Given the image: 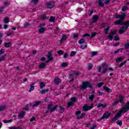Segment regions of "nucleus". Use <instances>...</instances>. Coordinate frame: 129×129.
<instances>
[{
    "instance_id": "nucleus-10",
    "label": "nucleus",
    "mask_w": 129,
    "mask_h": 129,
    "mask_svg": "<svg viewBox=\"0 0 129 129\" xmlns=\"http://www.w3.org/2000/svg\"><path fill=\"white\" fill-rule=\"evenodd\" d=\"M97 107L98 108H105V107H106V104H103L102 103H99L97 105Z\"/></svg>"
},
{
    "instance_id": "nucleus-2",
    "label": "nucleus",
    "mask_w": 129,
    "mask_h": 129,
    "mask_svg": "<svg viewBox=\"0 0 129 129\" xmlns=\"http://www.w3.org/2000/svg\"><path fill=\"white\" fill-rule=\"evenodd\" d=\"M81 89L82 90H84V89H86V88L89 87L90 88H91V85L90 83L88 82H84L83 83L82 85H81L80 86Z\"/></svg>"
},
{
    "instance_id": "nucleus-36",
    "label": "nucleus",
    "mask_w": 129,
    "mask_h": 129,
    "mask_svg": "<svg viewBox=\"0 0 129 129\" xmlns=\"http://www.w3.org/2000/svg\"><path fill=\"white\" fill-rule=\"evenodd\" d=\"M39 0H31V3L34 4V5H37Z\"/></svg>"
},
{
    "instance_id": "nucleus-51",
    "label": "nucleus",
    "mask_w": 129,
    "mask_h": 129,
    "mask_svg": "<svg viewBox=\"0 0 129 129\" xmlns=\"http://www.w3.org/2000/svg\"><path fill=\"white\" fill-rule=\"evenodd\" d=\"M9 18H6L4 19V23L5 24H8L9 23Z\"/></svg>"
},
{
    "instance_id": "nucleus-29",
    "label": "nucleus",
    "mask_w": 129,
    "mask_h": 129,
    "mask_svg": "<svg viewBox=\"0 0 129 129\" xmlns=\"http://www.w3.org/2000/svg\"><path fill=\"white\" fill-rule=\"evenodd\" d=\"M98 4L100 5V7H104V4L102 2L101 0H99L98 1Z\"/></svg>"
},
{
    "instance_id": "nucleus-60",
    "label": "nucleus",
    "mask_w": 129,
    "mask_h": 129,
    "mask_svg": "<svg viewBox=\"0 0 129 129\" xmlns=\"http://www.w3.org/2000/svg\"><path fill=\"white\" fill-rule=\"evenodd\" d=\"M103 85V83H99L98 84V87H101Z\"/></svg>"
},
{
    "instance_id": "nucleus-13",
    "label": "nucleus",
    "mask_w": 129,
    "mask_h": 129,
    "mask_svg": "<svg viewBox=\"0 0 129 129\" xmlns=\"http://www.w3.org/2000/svg\"><path fill=\"white\" fill-rule=\"evenodd\" d=\"M97 20H98V15H95L93 17L92 23H96L97 22Z\"/></svg>"
},
{
    "instance_id": "nucleus-62",
    "label": "nucleus",
    "mask_w": 129,
    "mask_h": 129,
    "mask_svg": "<svg viewBox=\"0 0 129 129\" xmlns=\"http://www.w3.org/2000/svg\"><path fill=\"white\" fill-rule=\"evenodd\" d=\"M34 120H36V118H35V117H32L30 120V121H34Z\"/></svg>"
},
{
    "instance_id": "nucleus-11",
    "label": "nucleus",
    "mask_w": 129,
    "mask_h": 129,
    "mask_svg": "<svg viewBox=\"0 0 129 129\" xmlns=\"http://www.w3.org/2000/svg\"><path fill=\"white\" fill-rule=\"evenodd\" d=\"M115 24L116 25H120L121 26H122V25H124V23L122 22V20H119L115 22Z\"/></svg>"
},
{
    "instance_id": "nucleus-4",
    "label": "nucleus",
    "mask_w": 129,
    "mask_h": 129,
    "mask_svg": "<svg viewBox=\"0 0 129 129\" xmlns=\"http://www.w3.org/2000/svg\"><path fill=\"white\" fill-rule=\"evenodd\" d=\"M94 107V105L93 104H91L90 106H88L87 104H85L83 106V110L84 111H88V110H90V109H92Z\"/></svg>"
},
{
    "instance_id": "nucleus-3",
    "label": "nucleus",
    "mask_w": 129,
    "mask_h": 129,
    "mask_svg": "<svg viewBox=\"0 0 129 129\" xmlns=\"http://www.w3.org/2000/svg\"><path fill=\"white\" fill-rule=\"evenodd\" d=\"M124 25H125V28L124 27H121L120 30H119V34H123V32H125V30L128 28L129 22H127L126 23H124Z\"/></svg>"
},
{
    "instance_id": "nucleus-45",
    "label": "nucleus",
    "mask_w": 129,
    "mask_h": 129,
    "mask_svg": "<svg viewBox=\"0 0 129 129\" xmlns=\"http://www.w3.org/2000/svg\"><path fill=\"white\" fill-rule=\"evenodd\" d=\"M5 52H6V50L5 49H0V55L5 54Z\"/></svg>"
},
{
    "instance_id": "nucleus-15",
    "label": "nucleus",
    "mask_w": 129,
    "mask_h": 129,
    "mask_svg": "<svg viewBox=\"0 0 129 129\" xmlns=\"http://www.w3.org/2000/svg\"><path fill=\"white\" fill-rule=\"evenodd\" d=\"M103 90H105L107 92H112V90L109 89L108 87L106 86L103 87Z\"/></svg>"
},
{
    "instance_id": "nucleus-64",
    "label": "nucleus",
    "mask_w": 129,
    "mask_h": 129,
    "mask_svg": "<svg viewBox=\"0 0 129 129\" xmlns=\"http://www.w3.org/2000/svg\"><path fill=\"white\" fill-rule=\"evenodd\" d=\"M77 119H81V118H83L82 115L80 116H77Z\"/></svg>"
},
{
    "instance_id": "nucleus-22",
    "label": "nucleus",
    "mask_w": 129,
    "mask_h": 129,
    "mask_svg": "<svg viewBox=\"0 0 129 129\" xmlns=\"http://www.w3.org/2000/svg\"><path fill=\"white\" fill-rule=\"evenodd\" d=\"M40 103H42V101H36V102H35V103L33 105V107L38 106V105H39V104H40Z\"/></svg>"
},
{
    "instance_id": "nucleus-14",
    "label": "nucleus",
    "mask_w": 129,
    "mask_h": 129,
    "mask_svg": "<svg viewBox=\"0 0 129 129\" xmlns=\"http://www.w3.org/2000/svg\"><path fill=\"white\" fill-rule=\"evenodd\" d=\"M60 82H61L60 79L58 77H55L54 79V83H55V84H59Z\"/></svg>"
},
{
    "instance_id": "nucleus-18",
    "label": "nucleus",
    "mask_w": 129,
    "mask_h": 129,
    "mask_svg": "<svg viewBox=\"0 0 129 129\" xmlns=\"http://www.w3.org/2000/svg\"><path fill=\"white\" fill-rule=\"evenodd\" d=\"M38 32L39 34H43L44 32H45V28L44 27H41L38 30Z\"/></svg>"
},
{
    "instance_id": "nucleus-21",
    "label": "nucleus",
    "mask_w": 129,
    "mask_h": 129,
    "mask_svg": "<svg viewBox=\"0 0 129 129\" xmlns=\"http://www.w3.org/2000/svg\"><path fill=\"white\" fill-rule=\"evenodd\" d=\"M5 109H7V106L4 105V106H0V111H3Z\"/></svg>"
},
{
    "instance_id": "nucleus-43",
    "label": "nucleus",
    "mask_w": 129,
    "mask_h": 129,
    "mask_svg": "<svg viewBox=\"0 0 129 129\" xmlns=\"http://www.w3.org/2000/svg\"><path fill=\"white\" fill-rule=\"evenodd\" d=\"M49 22H55V18L53 16L50 17Z\"/></svg>"
},
{
    "instance_id": "nucleus-26",
    "label": "nucleus",
    "mask_w": 129,
    "mask_h": 129,
    "mask_svg": "<svg viewBox=\"0 0 129 129\" xmlns=\"http://www.w3.org/2000/svg\"><path fill=\"white\" fill-rule=\"evenodd\" d=\"M123 50V48L117 49V50L115 51L114 53V54H117V53H119V52L121 53Z\"/></svg>"
},
{
    "instance_id": "nucleus-50",
    "label": "nucleus",
    "mask_w": 129,
    "mask_h": 129,
    "mask_svg": "<svg viewBox=\"0 0 129 129\" xmlns=\"http://www.w3.org/2000/svg\"><path fill=\"white\" fill-rule=\"evenodd\" d=\"M57 54H58V55H63V54H64V52H63V51L60 50L57 51Z\"/></svg>"
},
{
    "instance_id": "nucleus-37",
    "label": "nucleus",
    "mask_w": 129,
    "mask_h": 129,
    "mask_svg": "<svg viewBox=\"0 0 129 129\" xmlns=\"http://www.w3.org/2000/svg\"><path fill=\"white\" fill-rule=\"evenodd\" d=\"M73 102H69V103H68V107H71V106H73Z\"/></svg>"
},
{
    "instance_id": "nucleus-59",
    "label": "nucleus",
    "mask_w": 129,
    "mask_h": 129,
    "mask_svg": "<svg viewBox=\"0 0 129 129\" xmlns=\"http://www.w3.org/2000/svg\"><path fill=\"white\" fill-rule=\"evenodd\" d=\"M63 58H64V59H67V58H68V54L67 53H64L63 55Z\"/></svg>"
},
{
    "instance_id": "nucleus-1",
    "label": "nucleus",
    "mask_w": 129,
    "mask_h": 129,
    "mask_svg": "<svg viewBox=\"0 0 129 129\" xmlns=\"http://www.w3.org/2000/svg\"><path fill=\"white\" fill-rule=\"evenodd\" d=\"M128 110H129V102L128 103H127L124 106H123L122 107V108H121L117 113V114L116 115V116L114 117V118L113 119V120L114 121H116V120H117V119H118V118H119V117H120V115H121V113H122V112L123 113H125V112L126 111H128Z\"/></svg>"
},
{
    "instance_id": "nucleus-16",
    "label": "nucleus",
    "mask_w": 129,
    "mask_h": 129,
    "mask_svg": "<svg viewBox=\"0 0 129 129\" xmlns=\"http://www.w3.org/2000/svg\"><path fill=\"white\" fill-rule=\"evenodd\" d=\"M47 8H48L49 9H52V8H53L54 7V3L50 2L49 3H48L47 4Z\"/></svg>"
},
{
    "instance_id": "nucleus-8",
    "label": "nucleus",
    "mask_w": 129,
    "mask_h": 129,
    "mask_svg": "<svg viewBox=\"0 0 129 129\" xmlns=\"http://www.w3.org/2000/svg\"><path fill=\"white\" fill-rule=\"evenodd\" d=\"M47 57L48 58V61H52L54 58L52 57V52L49 51L48 53Z\"/></svg>"
},
{
    "instance_id": "nucleus-35",
    "label": "nucleus",
    "mask_w": 129,
    "mask_h": 129,
    "mask_svg": "<svg viewBox=\"0 0 129 129\" xmlns=\"http://www.w3.org/2000/svg\"><path fill=\"white\" fill-rule=\"evenodd\" d=\"M109 29H110V27H108L106 28L104 30L105 34H108V31H109Z\"/></svg>"
},
{
    "instance_id": "nucleus-56",
    "label": "nucleus",
    "mask_w": 129,
    "mask_h": 129,
    "mask_svg": "<svg viewBox=\"0 0 129 129\" xmlns=\"http://www.w3.org/2000/svg\"><path fill=\"white\" fill-rule=\"evenodd\" d=\"M125 48L126 49H128L129 48V42H127L125 44Z\"/></svg>"
},
{
    "instance_id": "nucleus-63",
    "label": "nucleus",
    "mask_w": 129,
    "mask_h": 129,
    "mask_svg": "<svg viewBox=\"0 0 129 129\" xmlns=\"http://www.w3.org/2000/svg\"><path fill=\"white\" fill-rule=\"evenodd\" d=\"M9 5H10V3L8 2H5L4 4L5 7H8V6H9Z\"/></svg>"
},
{
    "instance_id": "nucleus-30",
    "label": "nucleus",
    "mask_w": 129,
    "mask_h": 129,
    "mask_svg": "<svg viewBox=\"0 0 129 129\" xmlns=\"http://www.w3.org/2000/svg\"><path fill=\"white\" fill-rule=\"evenodd\" d=\"M34 89H35V87L32 85H30V88L29 92H32V91H33V90H34Z\"/></svg>"
},
{
    "instance_id": "nucleus-25",
    "label": "nucleus",
    "mask_w": 129,
    "mask_h": 129,
    "mask_svg": "<svg viewBox=\"0 0 129 129\" xmlns=\"http://www.w3.org/2000/svg\"><path fill=\"white\" fill-rule=\"evenodd\" d=\"M9 129H22V127L21 126L18 127L10 126L9 127Z\"/></svg>"
},
{
    "instance_id": "nucleus-7",
    "label": "nucleus",
    "mask_w": 129,
    "mask_h": 129,
    "mask_svg": "<svg viewBox=\"0 0 129 129\" xmlns=\"http://www.w3.org/2000/svg\"><path fill=\"white\" fill-rule=\"evenodd\" d=\"M25 114H26V113L24 111L20 112L18 115L19 119H22L24 118V116H25Z\"/></svg>"
},
{
    "instance_id": "nucleus-38",
    "label": "nucleus",
    "mask_w": 129,
    "mask_h": 129,
    "mask_svg": "<svg viewBox=\"0 0 129 129\" xmlns=\"http://www.w3.org/2000/svg\"><path fill=\"white\" fill-rule=\"evenodd\" d=\"M61 67H67L68 63L67 62H63L61 64Z\"/></svg>"
},
{
    "instance_id": "nucleus-31",
    "label": "nucleus",
    "mask_w": 129,
    "mask_h": 129,
    "mask_svg": "<svg viewBox=\"0 0 129 129\" xmlns=\"http://www.w3.org/2000/svg\"><path fill=\"white\" fill-rule=\"evenodd\" d=\"M13 121V119H10V120H4L3 121V122H4V123H9L10 122H12Z\"/></svg>"
},
{
    "instance_id": "nucleus-9",
    "label": "nucleus",
    "mask_w": 129,
    "mask_h": 129,
    "mask_svg": "<svg viewBox=\"0 0 129 129\" xmlns=\"http://www.w3.org/2000/svg\"><path fill=\"white\" fill-rule=\"evenodd\" d=\"M103 70L102 73H105L107 71V67L106 63L102 64Z\"/></svg>"
},
{
    "instance_id": "nucleus-5",
    "label": "nucleus",
    "mask_w": 129,
    "mask_h": 129,
    "mask_svg": "<svg viewBox=\"0 0 129 129\" xmlns=\"http://www.w3.org/2000/svg\"><path fill=\"white\" fill-rule=\"evenodd\" d=\"M125 16H126V14H125L124 13L121 15L116 14L114 18H115V19H121L120 20H121L122 21L123 20L125 19Z\"/></svg>"
},
{
    "instance_id": "nucleus-19",
    "label": "nucleus",
    "mask_w": 129,
    "mask_h": 129,
    "mask_svg": "<svg viewBox=\"0 0 129 129\" xmlns=\"http://www.w3.org/2000/svg\"><path fill=\"white\" fill-rule=\"evenodd\" d=\"M4 45L6 48H10V47H11V46L12 45V43L11 42L5 43Z\"/></svg>"
},
{
    "instance_id": "nucleus-23",
    "label": "nucleus",
    "mask_w": 129,
    "mask_h": 129,
    "mask_svg": "<svg viewBox=\"0 0 129 129\" xmlns=\"http://www.w3.org/2000/svg\"><path fill=\"white\" fill-rule=\"evenodd\" d=\"M49 91V89H46L45 90H42L40 92L41 94H44V93H46V92H48Z\"/></svg>"
},
{
    "instance_id": "nucleus-24",
    "label": "nucleus",
    "mask_w": 129,
    "mask_h": 129,
    "mask_svg": "<svg viewBox=\"0 0 129 129\" xmlns=\"http://www.w3.org/2000/svg\"><path fill=\"white\" fill-rule=\"evenodd\" d=\"M127 10H128V7L126 6H123L121 9L122 12H125V11H127Z\"/></svg>"
},
{
    "instance_id": "nucleus-61",
    "label": "nucleus",
    "mask_w": 129,
    "mask_h": 129,
    "mask_svg": "<svg viewBox=\"0 0 129 129\" xmlns=\"http://www.w3.org/2000/svg\"><path fill=\"white\" fill-rule=\"evenodd\" d=\"M118 102H119L118 100L115 101L113 103V105H116V104H117Z\"/></svg>"
},
{
    "instance_id": "nucleus-48",
    "label": "nucleus",
    "mask_w": 129,
    "mask_h": 129,
    "mask_svg": "<svg viewBox=\"0 0 129 129\" xmlns=\"http://www.w3.org/2000/svg\"><path fill=\"white\" fill-rule=\"evenodd\" d=\"M92 56H96L98 54V52L97 51H93L92 53Z\"/></svg>"
},
{
    "instance_id": "nucleus-12",
    "label": "nucleus",
    "mask_w": 129,
    "mask_h": 129,
    "mask_svg": "<svg viewBox=\"0 0 129 129\" xmlns=\"http://www.w3.org/2000/svg\"><path fill=\"white\" fill-rule=\"evenodd\" d=\"M66 39H67V36H66V35L63 34L60 40V43H63L64 41L66 40Z\"/></svg>"
},
{
    "instance_id": "nucleus-58",
    "label": "nucleus",
    "mask_w": 129,
    "mask_h": 129,
    "mask_svg": "<svg viewBox=\"0 0 129 129\" xmlns=\"http://www.w3.org/2000/svg\"><path fill=\"white\" fill-rule=\"evenodd\" d=\"M110 2V0H106L104 2L105 5H108Z\"/></svg>"
},
{
    "instance_id": "nucleus-41",
    "label": "nucleus",
    "mask_w": 129,
    "mask_h": 129,
    "mask_svg": "<svg viewBox=\"0 0 129 129\" xmlns=\"http://www.w3.org/2000/svg\"><path fill=\"white\" fill-rule=\"evenodd\" d=\"M76 54V52L74 51H72L70 55L71 56V57H73V56H75Z\"/></svg>"
},
{
    "instance_id": "nucleus-57",
    "label": "nucleus",
    "mask_w": 129,
    "mask_h": 129,
    "mask_svg": "<svg viewBox=\"0 0 129 129\" xmlns=\"http://www.w3.org/2000/svg\"><path fill=\"white\" fill-rule=\"evenodd\" d=\"M116 33V31H111L110 34L112 36H113V35H115Z\"/></svg>"
},
{
    "instance_id": "nucleus-33",
    "label": "nucleus",
    "mask_w": 129,
    "mask_h": 129,
    "mask_svg": "<svg viewBox=\"0 0 129 129\" xmlns=\"http://www.w3.org/2000/svg\"><path fill=\"white\" fill-rule=\"evenodd\" d=\"M40 89H43V88H44V87H46V85H45V84L43 82H41L40 83Z\"/></svg>"
},
{
    "instance_id": "nucleus-49",
    "label": "nucleus",
    "mask_w": 129,
    "mask_h": 129,
    "mask_svg": "<svg viewBox=\"0 0 129 129\" xmlns=\"http://www.w3.org/2000/svg\"><path fill=\"white\" fill-rule=\"evenodd\" d=\"M97 127V125L93 124L92 126H91L90 129H95Z\"/></svg>"
},
{
    "instance_id": "nucleus-53",
    "label": "nucleus",
    "mask_w": 129,
    "mask_h": 129,
    "mask_svg": "<svg viewBox=\"0 0 129 129\" xmlns=\"http://www.w3.org/2000/svg\"><path fill=\"white\" fill-rule=\"evenodd\" d=\"M114 39L115 41H118L119 40V37L117 35H116L114 37Z\"/></svg>"
},
{
    "instance_id": "nucleus-20",
    "label": "nucleus",
    "mask_w": 129,
    "mask_h": 129,
    "mask_svg": "<svg viewBox=\"0 0 129 129\" xmlns=\"http://www.w3.org/2000/svg\"><path fill=\"white\" fill-rule=\"evenodd\" d=\"M57 107H58V106L56 105L54 107H53V108H51L50 109V113H51V112H54V111L56 110V109H57Z\"/></svg>"
},
{
    "instance_id": "nucleus-17",
    "label": "nucleus",
    "mask_w": 129,
    "mask_h": 129,
    "mask_svg": "<svg viewBox=\"0 0 129 129\" xmlns=\"http://www.w3.org/2000/svg\"><path fill=\"white\" fill-rule=\"evenodd\" d=\"M46 67V63L42 62L39 66V69H43Z\"/></svg>"
},
{
    "instance_id": "nucleus-42",
    "label": "nucleus",
    "mask_w": 129,
    "mask_h": 129,
    "mask_svg": "<svg viewBox=\"0 0 129 129\" xmlns=\"http://www.w3.org/2000/svg\"><path fill=\"white\" fill-rule=\"evenodd\" d=\"M96 35H97V33L93 32L91 35V38H94V37H95V36H96Z\"/></svg>"
},
{
    "instance_id": "nucleus-55",
    "label": "nucleus",
    "mask_w": 129,
    "mask_h": 129,
    "mask_svg": "<svg viewBox=\"0 0 129 129\" xmlns=\"http://www.w3.org/2000/svg\"><path fill=\"white\" fill-rule=\"evenodd\" d=\"M72 102H75L76 101V98L75 97H73L71 99Z\"/></svg>"
},
{
    "instance_id": "nucleus-54",
    "label": "nucleus",
    "mask_w": 129,
    "mask_h": 129,
    "mask_svg": "<svg viewBox=\"0 0 129 129\" xmlns=\"http://www.w3.org/2000/svg\"><path fill=\"white\" fill-rule=\"evenodd\" d=\"M108 38L110 40V41H111V40H112V39L113 38V36L111 35V34H109Z\"/></svg>"
},
{
    "instance_id": "nucleus-28",
    "label": "nucleus",
    "mask_w": 129,
    "mask_h": 129,
    "mask_svg": "<svg viewBox=\"0 0 129 129\" xmlns=\"http://www.w3.org/2000/svg\"><path fill=\"white\" fill-rule=\"evenodd\" d=\"M119 98V101H120V103H123V100H124L123 96H120Z\"/></svg>"
},
{
    "instance_id": "nucleus-52",
    "label": "nucleus",
    "mask_w": 129,
    "mask_h": 129,
    "mask_svg": "<svg viewBox=\"0 0 129 129\" xmlns=\"http://www.w3.org/2000/svg\"><path fill=\"white\" fill-rule=\"evenodd\" d=\"M52 105H53V104H52V103H50L49 104H48L47 106L48 109H51V108L52 107Z\"/></svg>"
},
{
    "instance_id": "nucleus-32",
    "label": "nucleus",
    "mask_w": 129,
    "mask_h": 129,
    "mask_svg": "<svg viewBox=\"0 0 129 129\" xmlns=\"http://www.w3.org/2000/svg\"><path fill=\"white\" fill-rule=\"evenodd\" d=\"M85 42V39L84 38H82L79 40V44H83Z\"/></svg>"
},
{
    "instance_id": "nucleus-6",
    "label": "nucleus",
    "mask_w": 129,
    "mask_h": 129,
    "mask_svg": "<svg viewBox=\"0 0 129 129\" xmlns=\"http://www.w3.org/2000/svg\"><path fill=\"white\" fill-rule=\"evenodd\" d=\"M111 114L110 113H108V112L105 113L103 114V116L101 117L98 120L100 121V120H102V119H103V118H108V117L110 116Z\"/></svg>"
},
{
    "instance_id": "nucleus-39",
    "label": "nucleus",
    "mask_w": 129,
    "mask_h": 129,
    "mask_svg": "<svg viewBox=\"0 0 129 129\" xmlns=\"http://www.w3.org/2000/svg\"><path fill=\"white\" fill-rule=\"evenodd\" d=\"M41 20H46V19H47V16H46V15L43 14L41 15Z\"/></svg>"
},
{
    "instance_id": "nucleus-46",
    "label": "nucleus",
    "mask_w": 129,
    "mask_h": 129,
    "mask_svg": "<svg viewBox=\"0 0 129 129\" xmlns=\"http://www.w3.org/2000/svg\"><path fill=\"white\" fill-rule=\"evenodd\" d=\"M117 123L118 124V125H120V126H121L122 125V121L121 120H119L117 121Z\"/></svg>"
},
{
    "instance_id": "nucleus-44",
    "label": "nucleus",
    "mask_w": 129,
    "mask_h": 129,
    "mask_svg": "<svg viewBox=\"0 0 129 129\" xmlns=\"http://www.w3.org/2000/svg\"><path fill=\"white\" fill-rule=\"evenodd\" d=\"M95 97V96L93 94H91V95H90L89 97V98L90 100H93V99Z\"/></svg>"
},
{
    "instance_id": "nucleus-47",
    "label": "nucleus",
    "mask_w": 129,
    "mask_h": 129,
    "mask_svg": "<svg viewBox=\"0 0 129 129\" xmlns=\"http://www.w3.org/2000/svg\"><path fill=\"white\" fill-rule=\"evenodd\" d=\"M122 61V57H118L116 58V62H121Z\"/></svg>"
},
{
    "instance_id": "nucleus-34",
    "label": "nucleus",
    "mask_w": 129,
    "mask_h": 129,
    "mask_svg": "<svg viewBox=\"0 0 129 129\" xmlns=\"http://www.w3.org/2000/svg\"><path fill=\"white\" fill-rule=\"evenodd\" d=\"M88 70H91L92 69V67H93V65L91 63H88Z\"/></svg>"
},
{
    "instance_id": "nucleus-40",
    "label": "nucleus",
    "mask_w": 129,
    "mask_h": 129,
    "mask_svg": "<svg viewBox=\"0 0 129 129\" xmlns=\"http://www.w3.org/2000/svg\"><path fill=\"white\" fill-rule=\"evenodd\" d=\"M125 63H126V60H125V61H123L122 63H120V64L119 65V67H120V68L122 67V66H123V65H124V64H125Z\"/></svg>"
},
{
    "instance_id": "nucleus-27",
    "label": "nucleus",
    "mask_w": 129,
    "mask_h": 129,
    "mask_svg": "<svg viewBox=\"0 0 129 129\" xmlns=\"http://www.w3.org/2000/svg\"><path fill=\"white\" fill-rule=\"evenodd\" d=\"M81 49H86L87 48V44H81L80 46Z\"/></svg>"
}]
</instances>
